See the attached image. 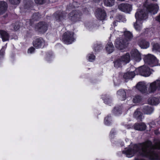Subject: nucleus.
<instances>
[{"mask_svg":"<svg viewBox=\"0 0 160 160\" xmlns=\"http://www.w3.org/2000/svg\"><path fill=\"white\" fill-rule=\"evenodd\" d=\"M142 21L136 20V23H134V26L137 30L139 31L142 28Z\"/></svg>","mask_w":160,"mask_h":160,"instance_id":"bb28decb","label":"nucleus"},{"mask_svg":"<svg viewBox=\"0 0 160 160\" xmlns=\"http://www.w3.org/2000/svg\"><path fill=\"white\" fill-rule=\"evenodd\" d=\"M10 2L13 4H18L20 2V0H8Z\"/></svg>","mask_w":160,"mask_h":160,"instance_id":"2f4dec72","label":"nucleus"},{"mask_svg":"<svg viewBox=\"0 0 160 160\" xmlns=\"http://www.w3.org/2000/svg\"><path fill=\"white\" fill-rule=\"evenodd\" d=\"M109 116H108L107 117L105 118L104 119V123L105 124L107 125L110 124L109 121L110 119L109 118Z\"/></svg>","mask_w":160,"mask_h":160,"instance_id":"473e14b6","label":"nucleus"},{"mask_svg":"<svg viewBox=\"0 0 160 160\" xmlns=\"http://www.w3.org/2000/svg\"><path fill=\"white\" fill-rule=\"evenodd\" d=\"M119 58L125 65L128 63L130 61V56L129 53H127L126 54L122 56Z\"/></svg>","mask_w":160,"mask_h":160,"instance_id":"2eb2a0df","label":"nucleus"},{"mask_svg":"<svg viewBox=\"0 0 160 160\" xmlns=\"http://www.w3.org/2000/svg\"><path fill=\"white\" fill-rule=\"evenodd\" d=\"M104 101L106 103L108 104L110 102L111 100L109 97H107L106 98L104 99Z\"/></svg>","mask_w":160,"mask_h":160,"instance_id":"4c0bfd02","label":"nucleus"},{"mask_svg":"<svg viewBox=\"0 0 160 160\" xmlns=\"http://www.w3.org/2000/svg\"><path fill=\"white\" fill-rule=\"evenodd\" d=\"M102 48V47L101 45H97V46H95L94 50L96 52L98 51L99 50H101Z\"/></svg>","mask_w":160,"mask_h":160,"instance_id":"72a5a7b5","label":"nucleus"},{"mask_svg":"<svg viewBox=\"0 0 160 160\" xmlns=\"http://www.w3.org/2000/svg\"><path fill=\"white\" fill-rule=\"evenodd\" d=\"M114 1L115 0H103V3L105 6L111 7L114 5Z\"/></svg>","mask_w":160,"mask_h":160,"instance_id":"cd10ccee","label":"nucleus"},{"mask_svg":"<svg viewBox=\"0 0 160 160\" xmlns=\"http://www.w3.org/2000/svg\"><path fill=\"white\" fill-rule=\"evenodd\" d=\"M118 21H114L113 22V24L114 25H115V26H116V25H115V23H116Z\"/></svg>","mask_w":160,"mask_h":160,"instance_id":"c03bdc74","label":"nucleus"},{"mask_svg":"<svg viewBox=\"0 0 160 160\" xmlns=\"http://www.w3.org/2000/svg\"><path fill=\"white\" fill-rule=\"evenodd\" d=\"M88 60L90 62H92L94 60L95 58V56L94 55L90 54L88 55Z\"/></svg>","mask_w":160,"mask_h":160,"instance_id":"7c9ffc66","label":"nucleus"},{"mask_svg":"<svg viewBox=\"0 0 160 160\" xmlns=\"http://www.w3.org/2000/svg\"><path fill=\"white\" fill-rule=\"evenodd\" d=\"M82 15L78 10L73 11L69 14L68 18L72 23H74L80 20Z\"/></svg>","mask_w":160,"mask_h":160,"instance_id":"20e7f679","label":"nucleus"},{"mask_svg":"<svg viewBox=\"0 0 160 160\" xmlns=\"http://www.w3.org/2000/svg\"><path fill=\"white\" fill-rule=\"evenodd\" d=\"M96 18L100 20H103L106 16V13L104 10L101 8H98L95 12Z\"/></svg>","mask_w":160,"mask_h":160,"instance_id":"9b49d317","label":"nucleus"},{"mask_svg":"<svg viewBox=\"0 0 160 160\" xmlns=\"http://www.w3.org/2000/svg\"><path fill=\"white\" fill-rule=\"evenodd\" d=\"M131 54V58L137 62L140 61L141 59V54L137 49L132 50Z\"/></svg>","mask_w":160,"mask_h":160,"instance_id":"1a4fd4ad","label":"nucleus"},{"mask_svg":"<svg viewBox=\"0 0 160 160\" xmlns=\"http://www.w3.org/2000/svg\"><path fill=\"white\" fill-rule=\"evenodd\" d=\"M144 60L151 67L158 65V60L155 57L151 54H148L146 55L144 58Z\"/></svg>","mask_w":160,"mask_h":160,"instance_id":"39448f33","label":"nucleus"},{"mask_svg":"<svg viewBox=\"0 0 160 160\" xmlns=\"http://www.w3.org/2000/svg\"><path fill=\"white\" fill-rule=\"evenodd\" d=\"M44 44V41L42 38H37L33 42L34 46L37 48H38L43 46Z\"/></svg>","mask_w":160,"mask_h":160,"instance_id":"ddd939ff","label":"nucleus"},{"mask_svg":"<svg viewBox=\"0 0 160 160\" xmlns=\"http://www.w3.org/2000/svg\"><path fill=\"white\" fill-rule=\"evenodd\" d=\"M35 2L38 4H42L44 2L45 0H34Z\"/></svg>","mask_w":160,"mask_h":160,"instance_id":"c9c22d12","label":"nucleus"},{"mask_svg":"<svg viewBox=\"0 0 160 160\" xmlns=\"http://www.w3.org/2000/svg\"><path fill=\"white\" fill-rule=\"evenodd\" d=\"M35 50V49L33 47H31L29 48L28 50V53H33Z\"/></svg>","mask_w":160,"mask_h":160,"instance_id":"ea45409f","label":"nucleus"},{"mask_svg":"<svg viewBox=\"0 0 160 160\" xmlns=\"http://www.w3.org/2000/svg\"><path fill=\"white\" fill-rule=\"evenodd\" d=\"M158 7L156 4H149L146 2L144 4V8L142 10H139L135 14L136 20L142 21L147 18V14L148 12L154 14L157 12Z\"/></svg>","mask_w":160,"mask_h":160,"instance_id":"f257e3e1","label":"nucleus"},{"mask_svg":"<svg viewBox=\"0 0 160 160\" xmlns=\"http://www.w3.org/2000/svg\"><path fill=\"white\" fill-rule=\"evenodd\" d=\"M101 0H93V1L95 2H98L100 1Z\"/></svg>","mask_w":160,"mask_h":160,"instance_id":"79ce46f5","label":"nucleus"},{"mask_svg":"<svg viewBox=\"0 0 160 160\" xmlns=\"http://www.w3.org/2000/svg\"><path fill=\"white\" fill-rule=\"evenodd\" d=\"M134 117L138 120L141 121L142 119V113L140 111V109H137L134 112Z\"/></svg>","mask_w":160,"mask_h":160,"instance_id":"6ab92c4d","label":"nucleus"},{"mask_svg":"<svg viewBox=\"0 0 160 160\" xmlns=\"http://www.w3.org/2000/svg\"><path fill=\"white\" fill-rule=\"evenodd\" d=\"M135 76V72H127L124 74L123 78L125 79H130L133 78Z\"/></svg>","mask_w":160,"mask_h":160,"instance_id":"aec40b11","label":"nucleus"},{"mask_svg":"<svg viewBox=\"0 0 160 160\" xmlns=\"http://www.w3.org/2000/svg\"><path fill=\"white\" fill-rule=\"evenodd\" d=\"M112 132H113V131H112H112L110 132V133H111V134H112Z\"/></svg>","mask_w":160,"mask_h":160,"instance_id":"a18cd8bd","label":"nucleus"},{"mask_svg":"<svg viewBox=\"0 0 160 160\" xmlns=\"http://www.w3.org/2000/svg\"><path fill=\"white\" fill-rule=\"evenodd\" d=\"M148 103L151 105H156L158 103V99L155 97H151L148 99Z\"/></svg>","mask_w":160,"mask_h":160,"instance_id":"5701e85b","label":"nucleus"},{"mask_svg":"<svg viewBox=\"0 0 160 160\" xmlns=\"http://www.w3.org/2000/svg\"><path fill=\"white\" fill-rule=\"evenodd\" d=\"M41 17V15L40 13L38 12H37L34 13L32 17V19L30 20V24L31 25L32 24V22L33 21H36L38 20Z\"/></svg>","mask_w":160,"mask_h":160,"instance_id":"a878e982","label":"nucleus"},{"mask_svg":"<svg viewBox=\"0 0 160 160\" xmlns=\"http://www.w3.org/2000/svg\"><path fill=\"white\" fill-rule=\"evenodd\" d=\"M155 133L156 134H158V131L157 130H156L155 131Z\"/></svg>","mask_w":160,"mask_h":160,"instance_id":"37998d69","label":"nucleus"},{"mask_svg":"<svg viewBox=\"0 0 160 160\" xmlns=\"http://www.w3.org/2000/svg\"><path fill=\"white\" fill-rule=\"evenodd\" d=\"M153 111V109L151 107L145 106L143 108V112L145 114H151Z\"/></svg>","mask_w":160,"mask_h":160,"instance_id":"393cba45","label":"nucleus"},{"mask_svg":"<svg viewBox=\"0 0 160 160\" xmlns=\"http://www.w3.org/2000/svg\"><path fill=\"white\" fill-rule=\"evenodd\" d=\"M122 65L124 64L120 58L117 59L114 62V66L117 68L120 67Z\"/></svg>","mask_w":160,"mask_h":160,"instance_id":"c85d7f7f","label":"nucleus"},{"mask_svg":"<svg viewBox=\"0 0 160 160\" xmlns=\"http://www.w3.org/2000/svg\"><path fill=\"white\" fill-rule=\"evenodd\" d=\"M7 8V3L4 1H0V15L3 14Z\"/></svg>","mask_w":160,"mask_h":160,"instance_id":"a211bd4d","label":"nucleus"},{"mask_svg":"<svg viewBox=\"0 0 160 160\" xmlns=\"http://www.w3.org/2000/svg\"><path fill=\"white\" fill-rule=\"evenodd\" d=\"M113 112L114 113H115V114L116 115H118V112L119 114L121 113V111L120 110H118L116 107H115L113 109Z\"/></svg>","mask_w":160,"mask_h":160,"instance_id":"f704fd0d","label":"nucleus"},{"mask_svg":"<svg viewBox=\"0 0 160 160\" xmlns=\"http://www.w3.org/2000/svg\"><path fill=\"white\" fill-rule=\"evenodd\" d=\"M119 9L123 12L128 13L132 10V6L128 3H122L118 6Z\"/></svg>","mask_w":160,"mask_h":160,"instance_id":"9d476101","label":"nucleus"},{"mask_svg":"<svg viewBox=\"0 0 160 160\" xmlns=\"http://www.w3.org/2000/svg\"><path fill=\"white\" fill-rule=\"evenodd\" d=\"M136 87L142 93H145L147 91L146 85L144 82H139L136 86Z\"/></svg>","mask_w":160,"mask_h":160,"instance_id":"f8f14e48","label":"nucleus"},{"mask_svg":"<svg viewBox=\"0 0 160 160\" xmlns=\"http://www.w3.org/2000/svg\"><path fill=\"white\" fill-rule=\"evenodd\" d=\"M142 99L141 96L139 95L135 96L133 99V101L135 103H137L140 102Z\"/></svg>","mask_w":160,"mask_h":160,"instance_id":"c756f323","label":"nucleus"},{"mask_svg":"<svg viewBox=\"0 0 160 160\" xmlns=\"http://www.w3.org/2000/svg\"><path fill=\"white\" fill-rule=\"evenodd\" d=\"M139 44L140 47L142 48L146 49L148 48L149 46V43L144 40L139 41Z\"/></svg>","mask_w":160,"mask_h":160,"instance_id":"4be33fe9","label":"nucleus"},{"mask_svg":"<svg viewBox=\"0 0 160 160\" xmlns=\"http://www.w3.org/2000/svg\"><path fill=\"white\" fill-rule=\"evenodd\" d=\"M146 126L143 123H136L134 126V128L136 130L142 131L146 129Z\"/></svg>","mask_w":160,"mask_h":160,"instance_id":"f3484780","label":"nucleus"},{"mask_svg":"<svg viewBox=\"0 0 160 160\" xmlns=\"http://www.w3.org/2000/svg\"><path fill=\"white\" fill-rule=\"evenodd\" d=\"M48 25L44 22H40L36 25L35 30L39 32L43 33L46 32L48 28Z\"/></svg>","mask_w":160,"mask_h":160,"instance_id":"6e6552de","label":"nucleus"},{"mask_svg":"<svg viewBox=\"0 0 160 160\" xmlns=\"http://www.w3.org/2000/svg\"><path fill=\"white\" fill-rule=\"evenodd\" d=\"M157 90H160V80H157L149 84L148 92L150 93H154Z\"/></svg>","mask_w":160,"mask_h":160,"instance_id":"0eeeda50","label":"nucleus"},{"mask_svg":"<svg viewBox=\"0 0 160 160\" xmlns=\"http://www.w3.org/2000/svg\"><path fill=\"white\" fill-rule=\"evenodd\" d=\"M124 38H117L116 40L115 45L116 47L120 50H123L128 46V42L133 38V36L131 32L126 30L123 32Z\"/></svg>","mask_w":160,"mask_h":160,"instance_id":"f03ea898","label":"nucleus"},{"mask_svg":"<svg viewBox=\"0 0 160 160\" xmlns=\"http://www.w3.org/2000/svg\"><path fill=\"white\" fill-rule=\"evenodd\" d=\"M118 18L119 19L120 21L123 22L126 20L125 19L124 17H123L122 16L120 15L118 16Z\"/></svg>","mask_w":160,"mask_h":160,"instance_id":"58836bf2","label":"nucleus"},{"mask_svg":"<svg viewBox=\"0 0 160 160\" xmlns=\"http://www.w3.org/2000/svg\"><path fill=\"white\" fill-rule=\"evenodd\" d=\"M0 35L3 41H8L9 38V35L6 31L3 30H0Z\"/></svg>","mask_w":160,"mask_h":160,"instance_id":"4468645a","label":"nucleus"},{"mask_svg":"<svg viewBox=\"0 0 160 160\" xmlns=\"http://www.w3.org/2000/svg\"><path fill=\"white\" fill-rule=\"evenodd\" d=\"M160 48V46L158 43H155L153 45V48L155 50H158Z\"/></svg>","mask_w":160,"mask_h":160,"instance_id":"e433bc0d","label":"nucleus"},{"mask_svg":"<svg viewBox=\"0 0 160 160\" xmlns=\"http://www.w3.org/2000/svg\"><path fill=\"white\" fill-rule=\"evenodd\" d=\"M54 16L56 20L60 21L65 18L66 14L65 12H61L59 13H56L54 14Z\"/></svg>","mask_w":160,"mask_h":160,"instance_id":"dca6fc26","label":"nucleus"},{"mask_svg":"<svg viewBox=\"0 0 160 160\" xmlns=\"http://www.w3.org/2000/svg\"><path fill=\"white\" fill-rule=\"evenodd\" d=\"M118 95L119 96L120 98L122 100L125 99L126 97V93L124 90L121 89L117 92Z\"/></svg>","mask_w":160,"mask_h":160,"instance_id":"412c9836","label":"nucleus"},{"mask_svg":"<svg viewBox=\"0 0 160 160\" xmlns=\"http://www.w3.org/2000/svg\"><path fill=\"white\" fill-rule=\"evenodd\" d=\"M74 33L72 32L67 31L63 34L62 38V41L67 44L71 43L74 40Z\"/></svg>","mask_w":160,"mask_h":160,"instance_id":"7ed1b4c3","label":"nucleus"},{"mask_svg":"<svg viewBox=\"0 0 160 160\" xmlns=\"http://www.w3.org/2000/svg\"><path fill=\"white\" fill-rule=\"evenodd\" d=\"M136 72H138L137 74H140L142 76L148 77L151 74V72L149 68L146 66H142L136 69L135 71Z\"/></svg>","mask_w":160,"mask_h":160,"instance_id":"423d86ee","label":"nucleus"},{"mask_svg":"<svg viewBox=\"0 0 160 160\" xmlns=\"http://www.w3.org/2000/svg\"><path fill=\"white\" fill-rule=\"evenodd\" d=\"M106 49L109 53H112L114 49V47L112 43L109 42L106 45Z\"/></svg>","mask_w":160,"mask_h":160,"instance_id":"b1692460","label":"nucleus"},{"mask_svg":"<svg viewBox=\"0 0 160 160\" xmlns=\"http://www.w3.org/2000/svg\"><path fill=\"white\" fill-rule=\"evenodd\" d=\"M156 19L160 22V14L156 18Z\"/></svg>","mask_w":160,"mask_h":160,"instance_id":"a19ab883","label":"nucleus"}]
</instances>
